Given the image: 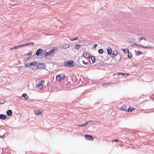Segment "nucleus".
I'll return each mask as SVG.
<instances>
[{
	"instance_id": "f257e3e1",
	"label": "nucleus",
	"mask_w": 154,
	"mask_h": 154,
	"mask_svg": "<svg viewBox=\"0 0 154 154\" xmlns=\"http://www.w3.org/2000/svg\"><path fill=\"white\" fill-rule=\"evenodd\" d=\"M81 77L79 80V83L78 84L79 86L83 85V84L84 85H85L86 84H87L88 82V80H87L86 77L81 76Z\"/></svg>"
},
{
	"instance_id": "f03ea898",
	"label": "nucleus",
	"mask_w": 154,
	"mask_h": 154,
	"mask_svg": "<svg viewBox=\"0 0 154 154\" xmlns=\"http://www.w3.org/2000/svg\"><path fill=\"white\" fill-rule=\"evenodd\" d=\"M75 63L73 60H69L64 62L63 65L66 67H71L74 66Z\"/></svg>"
},
{
	"instance_id": "7ed1b4c3",
	"label": "nucleus",
	"mask_w": 154,
	"mask_h": 154,
	"mask_svg": "<svg viewBox=\"0 0 154 154\" xmlns=\"http://www.w3.org/2000/svg\"><path fill=\"white\" fill-rule=\"evenodd\" d=\"M57 48H52L51 50L48 52H46V51H45V53H43V54L46 57L47 56L53 55L54 53L55 52V51H57Z\"/></svg>"
},
{
	"instance_id": "20e7f679",
	"label": "nucleus",
	"mask_w": 154,
	"mask_h": 154,
	"mask_svg": "<svg viewBox=\"0 0 154 154\" xmlns=\"http://www.w3.org/2000/svg\"><path fill=\"white\" fill-rule=\"evenodd\" d=\"M72 80L73 82L72 84V88H74L75 87V86L77 85H78V79L77 77L75 76L73 77L72 78Z\"/></svg>"
},
{
	"instance_id": "39448f33",
	"label": "nucleus",
	"mask_w": 154,
	"mask_h": 154,
	"mask_svg": "<svg viewBox=\"0 0 154 154\" xmlns=\"http://www.w3.org/2000/svg\"><path fill=\"white\" fill-rule=\"evenodd\" d=\"M65 77V74H61L59 75H57L56 76V80L57 81H60L63 79Z\"/></svg>"
},
{
	"instance_id": "423d86ee",
	"label": "nucleus",
	"mask_w": 154,
	"mask_h": 154,
	"mask_svg": "<svg viewBox=\"0 0 154 154\" xmlns=\"http://www.w3.org/2000/svg\"><path fill=\"white\" fill-rule=\"evenodd\" d=\"M43 50L41 48H39L38 49L36 52V55L37 56H40L43 57L45 56L43 54V53H45V52L43 53Z\"/></svg>"
},
{
	"instance_id": "0eeeda50",
	"label": "nucleus",
	"mask_w": 154,
	"mask_h": 154,
	"mask_svg": "<svg viewBox=\"0 0 154 154\" xmlns=\"http://www.w3.org/2000/svg\"><path fill=\"white\" fill-rule=\"evenodd\" d=\"M45 82V81L43 80L38 82L36 85L37 88H42L43 87V84Z\"/></svg>"
},
{
	"instance_id": "6e6552de",
	"label": "nucleus",
	"mask_w": 154,
	"mask_h": 154,
	"mask_svg": "<svg viewBox=\"0 0 154 154\" xmlns=\"http://www.w3.org/2000/svg\"><path fill=\"white\" fill-rule=\"evenodd\" d=\"M45 65L44 63H39L37 65V68L38 69H45Z\"/></svg>"
},
{
	"instance_id": "1a4fd4ad",
	"label": "nucleus",
	"mask_w": 154,
	"mask_h": 154,
	"mask_svg": "<svg viewBox=\"0 0 154 154\" xmlns=\"http://www.w3.org/2000/svg\"><path fill=\"white\" fill-rule=\"evenodd\" d=\"M85 137L87 140H93L94 139V138L93 137L90 135L85 134Z\"/></svg>"
},
{
	"instance_id": "9d476101",
	"label": "nucleus",
	"mask_w": 154,
	"mask_h": 154,
	"mask_svg": "<svg viewBox=\"0 0 154 154\" xmlns=\"http://www.w3.org/2000/svg\"><path fill=\"white\" fill-rule=\"evenodd\" d=\"M83 56L85 58H88L90 57V55L88 52H86L83 54Z\"/></svg>"
},
{
	"instance_id": "9b49d317",
	"label": "nucleus",
	"mask_w": 154,
	"mask_h": 154,
	"mask_svg": "<svg viewBox=\"0 0 154 154\" xmlns=\"http://www.w3.org/2000/svg\"><path fill=\"white\" fill-rule=\"evenodd\" d=\"M107 52L108 54L109 55H110L112 52V48L109 47H107Z\"/></svg>"
},
{
	"instance_id": "f8f14e48",
	"label": "nucleus",
	"mask_w": 154,
	"mask_h": 154,
	"mask_svg": "<svg viewBox=\"0 0 154 154\" xmlns=\"http://www.w3.org/2000/svg\"><path fill=\"white\" fill-rule=\"evenodd\" d=\"M118 52L117 50H115L114 51L112 54L111 55V57L112 58L114 57L115 56H117Z\"/></svg>"
},
{
	"instance_id": "ddd939ff",
	"label": "nucleus",
	"mask_w": 154,
	"mask_h": 154,
	"mask_svg": "<svg viewBox=\"0 0 154 154\" xmlns=\"http://www.w3.org/2000/svg\"><path fill=\"white\" fill-rule=\"evenodd\" d=\"M6 113L7 116H11L12 115V112L11 109L8 110Z\"/></svg>"
},
{
	"instance_id": "4468645a",
	"label": "nucleus",
	"mask_w": 154,
	"mask_h": 154,
	"mask_svg": "<svg viewBox=\"0 0 154 154\" xmlns=\"http://www.w3.org/2000/svg\"><path fill=\"white\" fill-rule=\"evenodd\" d=\"M42 111H41L38 110H37L35 111H34V113L36 116H39L42 114Z\"/></svg>"
},
{
	"instance_id": "2eb2a0df",
	"label": "nucleus",
	"mask_w": 154,
	"mask_h": 154,
	"mask_svg": "<svg viewBox=\"0 0 154 154\" xmlns=\"http://www.w3.org/2000/svg\"><path fill=\"white\" fill-rule=\"evenodd\" d=\"M117 60H118L119 61H120L121 59L122 56V54H121L120 52H118V54L117 55Z\"/></svg>"
},
{
	"instance_id": "dca6fc26",
	"label": "nucleus",
	"mask_w": 154,
	"mask_h": 154,
	"mask_svg": "<svg viewBox=\"0 0 154 154\" xmlns=\"http://www.w3.org/2000/svg\"><path fill=\"white\" fill-rule=\"evenodd\" d=\"M7 117L6 115L3 114H0V119L5 120L7 119Z\"/></svg>"
},
{
	"instance_id": "f3484780",
	"label": "nucleus",
	"mask_w": 154,
	"mask_h": 154,
	"mask_svg": "<svg viewBox=\"0 0 154 154\" xmlns=\"http://www.w3.org/2000/svg\"><path fill=\"white\" fill-rule=\"evenodd\" d=\"M86 124V125L89 127L91 125H93L94 123L92 121H90L87 122Z\"/></svg>"
},
{
	"instance_id": "a211bd4d",
	"label": "nucleus",
	"mask_w": 154,
	"mask_h": 154,
	"mask_svg": "<svg viewBox=\"0 0 154 154\" xmlns=\"http://www.w3.org/2000/svg\"><path fill=\"white\" fill-rule=\"evenodd\" d=\"M117 73L119 75V76L122 75V76H124L125 77H127L128 75H129V74H127L126 73L122 72H118Z\"/></svg>"
},
{
	"instance_id": "6ab92c4d",
	"label": "nucleus",
	"mask_w": 154,
	"mask_h": 154,
	"mask_svg": "<svg viewBox=\"0 0 154 154\" xmlns=\"http://www.w3.org/2000/svg\"><path fill=\"white\" fill-rule=\"evenodd\" d=\"M22 47V46H21V45H19L17 46H15L14 47H13L10 48V50L11 51L12 50H13L14 49H16L17 48H19Z\"/></svg>"
},
{
	"instance_id": "aec40b11",
	"label": "nucleus",
	"mask_w": 154,
	"mask_h": 154,
	"mask_svg": "<svg viewBox=\"0 0 154 154\" xmlns=\"http://www.w3.org/2000/svg\"><path fill=\"white\" fill-rule=\"evenodd\" d=\"M120 109L123 111L127 112V108L125 106H122L120 107Z\"/></svg>"
},
{
	"instance_id": "412c9836",
	"label": "nucleus",
	"mask_w": 154,
	"mask_h": 154,
	"mask_svg": "<svg viewBox=\"0 0 154 154\" xmlns=\"http://www.w3.org/2000/svg\"><path fill=\"white\" fill-rule=\"evenodd\" d=\"M34 44V43L33 42H30L26 44H22L21 46H22V47H23L25 46H26L29 45H33Z\"/></svg>"
},
{
	"instance_id": "4be33fe9",
	"label": "nucleus",
	"mask_w": 154,
	"mask_h": 154,
	"mask_svg": "<svg viewBox=\"0 0 154 154\" xmlns=\"http://www.w3.org/2000/svg\"><path fill=\"white\" fill-rule=\"evenodd\" d=\"M22 96L23 97H24L26 99H29V96L26 93L23 94H22Z\"/></svg>"
},
{
	"instance_id": "5701e85b",
	"label": "nucleus",
	"mask_w": 154,
	"mask_h": 154,
	"mask_svg": "<svg viewBox=\"0 0 154 154\" xmlns=\"http://www.w3.org/2000/svg\"><path fill=\"white\" fill-rule=\"evenodd\" d=\"M134 109V108L130 107L127 110V112H131Z\"/></svg>"
},
{
	"instance_id": "b1692460",
	"label": "nucleus",
	"mask_w": 154,
	"mask_h": 154,
	"mask_svg": "<svg viewBox=\"0 0 154 154\" xmlns=\"http://www.w3.org/2000/svg\"><path fill=\"white\" fill-rule=\"evenodd\" d=\"M134 45H136V46H140L141 47L143 48H145V49H149L150 48V47H148L147 46H143L138 45L136 44H134Z\"/></svg>"
},
{
	"instance_id": "393cba45",
	"label": "nucleus",
	"mask_w": 154,
	"mask_h": 154,
	"mask_svg": "<svg viewBox=\"0 0 154 154\" xmlns=\"http://www.w3.org/2000/svg\"><path fill=\"white\" fill-rule=\"evenodd\" d=\"M91 60L93 63H94L95 62V58L94 56H91Z\"/></svg>"
},
{
	"instance_id": "a878e982",
	"label": "nucleus",
	"mask_w": 154,
	"mask_h": 154,
	"mask_svg": "<svg viewBox=\"0 0 154 154\" xmlns=\"http://www.w3.org/2000/svg\"><path fill=\"white\" fill-rule=\"evenodd\" d=\"M81 47V45H76L75 46V47H74V49H78L79 48H80Z\"/></svg>"
},
{
	"instance_id": "bb28decb",
	"label": "nucleus",
	"mask_w": 154,
	"mask_h": 154,
	"mask_svg": "<svg viewBox=\"0 0 154 154\" xmlns=\"http://www.w3.org/2000/svg\"><path fill=\"white\" fill-rule=\"evenodd\" d=\"M103 50L102 49H100L98 51V52L100 54H102L103 53Z\"/></svg>"
},
{
	"instance_id": "cd10ccee",
	"label": "nucleus",
	"mask_w": 154,
	"mask_h": 154,
	"mask_svg": "<svg viewBox=\"0 0 154 154\" xmlns=\"http://www.w3.org/2000/svg\"><path fill=\"white\" fill-rule=\"evenodd\" d=\"M128 57L129 58H131L132 57V55L131 54V53L130 52H129V51L128 53Z\"/></svg>"
},
{
	"instance_id": "c85d7f7f",
	"label": "nucleus",
	"mask_w": 154,
	"mask_h": 154,
	"mask_svg": "<svg viewBox=\"0 0 154 154\" xmlns=\"http://www.w3.org/2000/svg\"><path fill=\"white\" fill-rule=\"evenodd\" d=\"M30 63V66H35L36 65V61H35L33 62Z\"/></svg>"
},
{
	"instance_id": "c756f323",
	"label": "nucleus",
	"mask_w": 154,
	"mask_h": 154,
	"mask_svg": "<svg viewBox=\"0 0 154 154\" xmlns=\"http://www.w3.org/2000/svg\"><path fill=\"white\" fill-rule=\"evenodd\" d=\"M143 53V52H142L141 51H138L137 52L136 54L137 56H138L140 54H142Z\"/></svg>"
},
{
	"instance_id": "7c9ffc66",
	"label": "nucleus",
	"mask_w": 154,
	"mask_h": 154,
	"mask_svg": "<svg viewBox=\"0 0 154 154\" xmlns=\"http://www.w3.org/2000/svg\"><path fill=\"white\" fill-rule=\"evenodd\" d=\"M6 102V101L5 100H2L0 102V105L3 104L5 103Z\"/></svg>"
},
{
	"instance_id": "2f4dec72",
	"label": "nucleus",
	"mask_w": 154,
	"mask_h": 154,
	"mask_svg": "<svg viewBox=\"0 0 154 154\" xmlns=\"http://www.w3.org/2000/svg\"><path fill=\"white\" fill-rule=\"evenodd\" d=\"M25 66L27 67H30V63H26L25 64Z\"/></svg>"
},
{
	"instance_id": "473e14b6",
	"label": "nucleus",
	"mask_w": 154,
	"mask_h": 154,
	"mask_svg": "<svg viewBox=\"0 0 154 154\" xmlns=\"http://www.w3.org/2000/svg\"><path fill=\"white\" fill-rule=\"evenodd\" d=\"M122 50L125 53H128V52L129 51V50L127 49H123Z\"/></svg>"
},
{
	"instance_id": "72a5a7b5",
	"label": "nucleus",
	"mask_w": 154,
	"mask_h": 154,
	"mask_svg": "<svg viewBox=\"0 0 154 154\" xmlns=\"http://www.w3.org/2000/svg\"><path fill=\"white\" fill-rule=\"evenodd\" d=\"M143 39L145 40H146L145 38L144 37H140L139 38L140 41H141Z\"/></svg>"
},
{
	"instance_id": "f704fd0d",
	"label": "nucleus",
	"mask_w": 154,
	"mask_h": 154,
	"mask_svg": "<svg viewBox=\"0 0 154 154\" xmlns=\"http://www.w3.org/2000/svg\"><path fill=\"white\" fill-rule=\"evenodd\" d=\"M86 124H82V125H78V126H81V127H85L86 126Z\"/></svg>"
},
{
	"instance_id": "c9c22d12",
	"label": "nucleus",
	"mask_w": 154,
	"mask_h": 154,
	"mask_svg": "<svg viewBox=\"0 0 154 154\" xmlns=\"http://www.w3.org/2000/svg\"><path fill=\"white\" fill-rule=\"evenodd\" d=\"M149 98L152 99H154V94H152L149 97Z\"/></svg>"
},
{
	"instance_id": "e433bc0d",
	"label": "nucleus",
	"mask_w": 154,
	"mask_h": 154,
	"mask_svg": "<svg viewBox=\"0 0 154 154\" xmlns=\"http://www.w3.org/2000/svg\"><path fill=\"white\" fill-rule=\"evenodd\" d=\"M69 47V45H65V46L63 47V48H68Z\"/></svg>"
},
{
	"instance_id": "4c0bfd02",
	"label": "nucleus",
	"mask_w": 154,
	"mask_h": 154,
	"mask_svg": "<svg viewBox=\"0 0 154 154\" xmlns=\"http://www.w3.org/2000/svg\"><path fill=\"white\" fill-rule=\"evenodd\" d=\"M78 39V37H76L75 38L73 39H70V40L72 41H73L75 40H77Z\"/></svg>"
},
{
	"instance_id": "58836bf2",
	"label": "nucleus",
	"mask_w": 154,
	"mask_h": 154,
	"mask_svg": "<svg viewBox=\"0 0 154 154\" xmlns=\"http://www.w3.org/2000/svg\"><path fill=\"white\" fill-rule=\"evenodd\" d=\"M82 62L84 65H87L88 64V62H86L84 60H83Z\"/></svg>"
},
{
	"instance_id": "ea45409f",
	"label": "nucleus",
	"mask_w": 154,
	"mask_h": 154,
	"mask_svg": "<svg viewBox=\"0 0 154 154\" xmlns=\"http://www.w3.org/2000/svg\"><path fill=\"white\" fill-rule=\"evenodd\" d=\"M31 55H32V54L30 52H29V53H27L26 54H25V55H26V56L30 55V56H31Z\"/></svg>"
},
{
	"instance_id": "a19ab883",
	"label": "nucleus",
	"mask_w": 154,
	"mask_h": 154,
	"mask_svg": "<svg viewBox=\"0 0 154 154\" xmlns=\"http://www.w3.org/2000/svg\"><path fill=\"white\" fill-rule=\"evenodd\" d=\"M109 84V83H103V86H106L107 85H108Z\"/></svg>"
},
{
	"instance_id": "79ce46f5",
	"label": "nucleus",
	"mask_w": 154,
	"mask_h": 154,
	"mask_svg": "<svg viewBox=\"0 0 154 154\" xmlns=\"http://www.w3.org/2000/svg\"><path fill=\"white\" fill-rule=\"evenodd\" d=\"M99 64L100 65V66H103V65H104V63H103V62H100Z\"/></svg>"
},
{
	"instance_id": "37998d69",
	"label": "nucleus",
	"mask_w": 154,
	"mask_h": 154,
	"mask_svg": "<svg viewBox=\"0 0 154 154\" xmlns=\"http://www.w3.org/2000/svg\"><path fill=\"white\" fill-rule=\"evenodd\" d=\"M3 150H2V149H0V154H2V152Z\"/></svg>"
},
{
	"instance_id": "c03bdc74",
	"label": "nucleus",
	"mask_w": 154,
	"mask_h": 154,
	"mask_svg": "<svg viewBox=\"0 0 154 154\" xmlns=\"http://www.w3.org/2000/svg\"><path fill=\"white\" fill-rule=\"evenodd\" d=\"M1 137L2 138H5V135L4 134Z\"/></svg>"
},
{
	"instance_id": "a18cd8bd",
	"label": "nucleus",
	"mask_w": 154,
	"mask_h": 154,
	"mask_svg": "<svg viewBox=\"0 0 154 154\" xmlns=\"http://www.w3.org/2000/svg\"><path fill=\"white\" fill-rule=\"evenodd\" d=\"M97 46V44H95L93 46V48H96Z\"/></svg>"
},
{
	"instance_id": "49530a36",
	"label": "nucleus",
	"mask_w": 154,
	"mask_h": 154,
	"mask_svg": "<svg viewBox=\"0 0 154 154\" xmlns=\"http://www.w3.org/2000/svg\"><path fill=\"white\" fill-rule=\"evenodd\" d=\"M119 141V140L117 139L115 140H112V142H118Z\"/></svg>"
},
{
	"instance_id": "de8ad7c7",
	"label": "nucleus",
	"mask_w": 154,
	"mask_h": 154,
	"mask_svg": "<svg viewBox=\"0 0 154 154\" xmlns=\"http://www.w3.org/2000/svg\"><path fill=\"white\" fill-rule=\"evenodd\" d=\"M29 154H35L33 153H29Z\"/></svg>"
},
{
	"instance_id": "09e8293b",
	"label": "nucleus",
	"mask_w": 154,
	"mask_h": 154,
	"mask_svg": "<svg viewBox=\"0 0 154 154\" xmlns=\"http://www.w3.org/2000/svg\"><path fill=\"white\" fill-rule=\"evenodd\" d=\"M145 112L148 113V112Z\"/></svg>"
},
{
	"instance_id": "8fccbe9b",
	"label": "nucleus",
	"mask_w": 154,
	"mask_h": 154,
	"mask_svg": "<svg viewBox=\"0 0 154 154\" xmlns=\"http://www.w3.org/2000/svg\"><path fill=\"white\" fill-rule=\"evenodd\" d=\"M30 57H29L28 58V59H29V58Z\"/></svg>"
},
{
	"instance_id": "3c124183",
	"label": "nucleus",
	"mask_w": 154,
	"mask_h": 154,
	"mask_svg": "<svg viewBox=\"0 0 154 154\" xmlns=\"http://www.w3.org/2000/svg\"><path fill=\"white\" fill-rule=\"evenodd\" d=\"M30 57H29L28 58V59H29V58Z\"/></svg>"
},
{
	"instance_id": "603ef678",
	"label": "nucleus",
	"mask_w": 154,
	"mask_h": 154,
	"mask_svg": "<svg viewBox=\"0 0 154 154\" xmlns=\"http://www.w3.org/2000/svg\"><path fill=\"white\" fill-rule=\"evenodd\" d=\"M134 44H135V43H133V44H134V45H135Z\"/></svg>"
}]
</instances>
